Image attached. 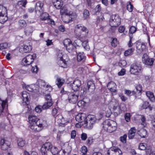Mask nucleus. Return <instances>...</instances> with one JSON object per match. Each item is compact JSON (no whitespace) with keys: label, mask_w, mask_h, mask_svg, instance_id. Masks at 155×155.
Returning <instances> with one entry per match:
<instances>
[{"label":"nucleus","mask_w":155,"mask_h":155,"mask_svg":"<svg viewBox=\"0 0 155 155\" xmlns=\"http://www.w3.org/2000/svg\"><path fill=\"white\" fill-rule=\"evenodd\" d=\"M28 119L30 124L29 126L31 129L35 132H39L41 130L43 124L38 122L39 119L36 116L29 115Z\"/></svg>","instance_id":"1"},{"label":"nucleus","mask_w":155,"mask_h":155,"mask_svg":"<svg viewBox=\"0 0 155 155\" xmlns=\"http://www.w3.org/2000/svg\"><path fill=\"white\" fill-rule=\"evenodd\" d=\"M41 153L42 155H47L48 152H51L53 155H59L60 152L58 149L53 147L49 142L45 143L42 145L41 149Z\"/></svg>","instance_id":"2"},{"label":"nucleus","mask_w":155,"mask_h":155,"mask_svg":"<svg viewBox=\"0 0 155 155\" xmlns=\"http://www.w3.org/2000/svg\"><path fill=\"white\" fill-rule=\"evenodd\" d=\"M88 32V29L81 24H78L75 27L74 33L78 38H83L85 37L87 35Z\"/></svg>","instance_id":"3"},{"label":"nucleus","mask_w":155,"mask_h":155,"mask_svg":"<svg viewBox=\"0 0 155 155\" xmlns=\"http://www.w3.org/2000/svg\"><path fill=\"white\" fill-rule=\"evenodd\" d=\"M117 123L112 120H106L103 123V127L106 131L112 133L117 129Z\"/></svg>","instance_id":"4"},{"label":"nucleus","mask_w":155,"mask_h":155,"mask_svg":"<svg viewBox=\"0 0 155 155\" xmlns=\"http://www.w3.org/2000/svg\"><path fill=\"white\" fill-rule=\"evenodd\" d=\"M63 44L66 50L69 52L73 54H74L77 53L76 47L72 44L70 39H65L63 41Z\"/></svg>","instance_id":"5"},{"label":"nucleus","mask_w":155,"mask_h":155,"mask_svg":"<svg viewBox=\"0 0 155 155\" xmlns=\"http://www.w3.org/2000/svg\"><path fill=\"white\" fill-rule=\"evenodd\" d=\"M79 93L74 91L68 93V100L69 103L75 104L77 102Z\"/></svg>","instance_id":"6"},{"label":"nucleus","mask_w":155,"mask_h":155,"mask_svg":"<svg viewBox=\"0 0 155 155\" xmlns=\"http://www.w3.org/2000/svg\"><path fill=\"white\" fill-rule=\"evenodd\" d=\"M7 10L5 7L0 5V23L3 24L8 19Z\"/></svg>","instance_id":"7"},{"label":"nucleus","mask_w":155,"mask_h":155,"mask_svg":"<svg viewBox=\"0 0 155 155\" xmlns=\"http://www.w3.org/2000/svg\"><path fill=\"white\" fill-rule=\"evenodd\" d=\"M88 119L84 121V124H86L87 127L89 129H91L93 127V125L97 121V120L95 116L93 115H89L87 116Z\"/></svg>","instance_id":"8"},{"label":"nucleus","mask_w":155,"mask_h":155,"mask_svg":"<svg viewBox=\"0 0 155 155\" xmlns=\"http://www.w3.org/2000/svg\"><path fill=\"white\" fill-rule=\"evenodd\" d=\"M120 19L118 15H112L110 19V25L112 27H116L120 24Z\"/></svg>","instance_id":"9"},{"label":"nucleus","mask_w":155,"mask_h":155,"mask_svg":"<svg viewBox=\"0 0 155 155\" xmlns=\"http://www.w3.org/2000/svg\"><path fill=\"white\" fill-rule=\"evenodd\" d=\"M155 59L153 58H151L147 54H144L142 58V61L143 63L145 65L148 66L153 65Z\"/></svg>","instance_id":"10"},{"label":"nucleus","mask_w":155,"mask_h":155,"mask_svg":"<svg viewBox=\"0 0 155 155\" xmlns=\"http://www.w3.org/2000/svg\"><path fill=\"white\" fill-rule=\"evenodd\" d=\"M142 68L140 65L137 63H134L130 66V72L131 74L138 75L141 72Z\"/></svg>","instance_id":"11"},{"label":"nucleus","mask_w":155,"mask_h":155,"mask_svg":"<svg viewBox=\"0 0 155 155\" xmlns=\"http://www.w3.org/2000/svg\"><path fill=\"white\" fill-rule=\"evenodd\" d=\"M35 58V55H28L22 59V63L24 65H29L34 61Z\"/></svg>","instance_id":"12"},{"label":"nucleus","mask_w":155,"mask_h":155,"mask_svg":"<svg viewBox=\"0 0 155 155\" xmlns=\"http://www.w3.org/2000/svg\"><path fill=\"white\" fill-rule=\"evenodd\" d=\"M81 85V82L79 79L75 80L72 83H71L70 86L73 90L75 92L77 91L79 89Z\"/></svg>","instance_id":"13"},{"label":"nucleus","mask_w":155,"mask_h":155,"mask_svg":"<svg viewBox=\"0 0 155 155\" xmlns=\"http://www.w3.org/2000/svg\"><path fill=\"white\" fill-rule=\"evenodd\" d=\"M10 143L4 139L0 141V147L2 150H6L10 148Z\"/></svg>","instance_id":"14"},{"label":"nucleus","mask_w":155,"mask_h":155,"mask_svg":"<svg viewBox=\"0 0 155 155\" xmlns=\"http://www.w3.org/2000/svg\"><path fill=\"white\" fill-rule=\"evenodd\" d=\"M116 84L113 81L109 82L107 85V87L110 91L113 92V95L116 94Z\"/></svg>","instance_id":"15"},{"label":"nucleus","mask_w":155,"mask_h":155,"mask_svg":"<svg viewBox=\"0 0 155 155\" xmlns=\"http://www.w3.org/2000/svg\"><path fill=\"white\" fill-rule=\"evenodd\" d=\"M87 92L92 93L95 89V87L93 81H89L87 83V87H86Z\"/></svg>","instance_id":"16"},{"label":"nucleus","mask_w":155,"mask_h":155,"mask_svg":"<svg viewBox=\"0 0 155 155\" xmlns=\"http://www.w3.org/2000/svg\"><path fill=\"white\" fill-rule=\"evenodd\" d=\"M86 115L84 113H80L76 115L75 117V119L79 122L81 123L86 121Z\"/></svg>","instance_id":"17"},{"label":"nucleus","mask_w":155,"mask_h":155,"mask_svg":"<svg viewBox=\"0 0 155 155\" xmlns=\"http://www.w3.org/2000/svg\"><path fill=\"white\" fill-rule=\"evenodd\" d=\"M137 51L140 53L143 51L146 48V45L143 43L140 42H137L136 45Z\"/></svg>","instance_id":"18"},{"label":"nucleus","mask_w":155,"mask_h":155,"mask_svg":"<svg viewBox=\"0 0 155 155\" xmlns=\"http://www.w3.org/2000/svg\"><path fill=\"white\" fill-rule=\"evenodd\" d=\"M52 2L57 9H60L63 5V2L62 0H52Z\"/></svg>","instance_id":"19"},{"label":"nucleus","mask_w":155,"mask_h":155,"mask_svg":"<svg viewBox=\"0 0 155 155\" xmlns=\"http://www.w3.org/2000/svg\"><path fill=\"white\" fill-rule=\"evenodd\" d=\"M72 14L68 15L66 14L63 18V21L65 23H68L72 21L73 20L75 19V17H72Z\"/></svg>","instance_id":"20"},{"label":"nucleus","mask_w":155,"mask_h":155,"mask_svg":"<svg viewBox=\"0 0 155 155\" xmlns=\"http://www.w3.org/2000/svg\"><path fill=\"white\" fill-rule=\"evenodd\" d=\"M43 4L41 2L39 1L36 4L35 11L36 13L39 12H42L43 11Z\"/></svg>","instance_id":"21"},{"label":"nucleus","mask_w":155,"mask_h":155,"mask_svg":"<svg viewBox=\"0 0 155 155\" xmlns=\"http://www.w3.org/2000/svg\"><path fill=\"white\" fill-rule=\"evenodd\" d=\"M71 150V148L70 146L68 145L65 146V148L62 150H60V152H62V155H69V154Z\"/></svg>","instance_id":"22"},{"label":"nucleus","mask_w":155,"mask_h":155,"mask_svg":"<svg viewBox=\"0 0 155 155\" xmlns=\"http://www.w3.org/2000/svg\"><path fill=\"white\" fill-rule=\"evenodd\" d=\"M136 132V130L135 127L131 128L129 130L128 134L129 138L130 139H133L134 136H136L135 135Z\"/></svg>","instance_id":"23"},{"label":"nucleus","mask_w":155,"mask_h":155,"mask_svg":"<svg viewBox=\"0 0 155 155\" xmlns=\"http://www.w3.org/2000/svg\"><path fill=\"white\" fill-rule=\"evenodd\" d=\"M49 17V14L48 13L46 12L43 13L41 15V19L42 20H45L47 19L48 21V22L50 23H52V22H54L53 20H52L48 18Z\"/></svg>","instance_id":"24"},{"label":"nucleus","mask_w":155,"mask_h":155,"mask_svg":"<svg viewBox=\"0 0 155 155\" xmlns=\"http://www.w3.org/2000/svg\"><path fill=\"white\" fill-rule=\"evenodd\" d=\"M88 41L86 40L82 42L81 40H76L75 41V42L76 44L78 43H81L83 47L86 50H88L90 48L89 47L88 44Z\"/></svg>","instance_id":"25"},{"label":"nucleus","mask_w":155,"mask_h":155,"mask_svg":"<svg viewBox=\"0 0 155 155\" xmlns=\"http://www.w3.org/2000/svg\"><path fill=\"white\" fill-rule=\"evenodd\" d=\"M22 99L24 102L28 101L30 97V95L26 91H23L22 93Z\"/></svg>","instance_id":"26"},{"label":"nucleus","mask_w":155,"mask_h":155,"mask_svg":"<svg viewBox=\"0 0 155 155\" xmlns=\"http://www.w3.org/2000/svg\"><path fill=\"white\" fill-rule=\"evenodd\" d=\"M85 57L83 52H79L78 54L77 55L78 61L84 62L85 60Z\"/></svg>","instance_id":"27"},{"label":"nucleus","mask_w":155,"mask_h":155,"mask_svg":"<svg viewBox=\"0 0 155 155\" xmlns=\"http://www.w3.org/2000/svg\"><path fill=\"white\" fill-rule=\"evenodd\" d=\"M146 94L150 100L152 102H155V97L153 93L150 91L146 92Z\"/></svg>","instance_id":"28"},{"label":"nucleus","mask_w":155,"mask_h":155,"mask_svg":"<svg viewBox=\"0 0 155 155\" xmlns=\"http://www.w3.org/2000/svg\"><path fill=\"white\" fill-rule=\"evenodd\" d=\"M138 134L141 137L145 138L147 135V131L146 130L142 129L138 132Z\"/></svg>","instance_id":"29"},{"label":"nucleus","mask_w":155,"mask_h":155,"mask_svg":"<svg viewBox=\"0 0 155 155\" xmlns=\"http://www.w3.org/2000/svg\"><path fill=\"white\" fill-rule=\"evenodd\" d=\"M24 32L26 35H29L33 32L32 27L31 26L26 27L25 29Z\"/></svg>","instance_id":"30"},{"label":"nucleus","mask_w":155,"mask_h":155,"mask_svg":"<svg viewBox=\"0 0 155 155\" xmlns=\"http://www.w3.org/2000/svg\"><path fill=\"white\" fill-rule=\"evenodd\" d=\"M6 102L5 101H2L0 98V104H1V107H0V115L3 112L4 109L5 107Z\"/></svg>","instance_id":"31"},{"label":"nucleus","mask_w":155,"mask_h":155,"mask_svg":"<svg viewBox=\"0 0 155 155\" xmlns=\"http://www.w3.org/2000/svg\"><path fill=\"white\" fill-rule=\"evenodd\" d=\"M31 46L30 44H27L24 45L23 50L24 52H28L31 50Z\"/></svg>","instance_id":"32"},{"label":"nucleus","mask_w":155,"mask_h":155,"mask_svg":"<svg viewBox=\"0 0 155 155\" xmlns=\"http://www.w3.org/2000/svg\"><path fill=\"white\" fill-rule=\"evenodd\" d=\"M53 104V102H45L42 106V109L43 110L47 109L51 106Z\"/></svg>","instance_id":"33"},{"label":"nucleus","mask_w":155,"mask_h":155,"mask_svg":"<svg viewBox=\"0 0 155 155\" xmlns=\"http://www.w3.org/2000/svg\"><path fill=\"white\" fill-rule=\"evenodd\" d=\"M112 149L114 151L115 155H122V152L119 148L113 147H112Z\"/></svg>","instance_id":"34"},{"label":"nucleus","mask_w":155,"mask_h":155,"mask_svg":"<svg viewBox=\"0 0 155 155\" xmlns=\"http://www.w3.org/2000/svg\"><path fill=\"white\" fill-rule=\"evenodd\" d=\"M18 25L20 29L25 27L27 25V23L24 20H20L18 21Z\"/></svg>","instance_id":"35"},{"label":"nucleus","mask_w":155,"mask_h":155,"mask_svg":"<svg viewBox=\"0 0 155 155\" xmlns=\"http://www.w3.org/2000/svg\"><path fill=\"white\" fill-rule=\"evenodd\" d=\"M56 84L58 87H60L64 82V79L60 78H57V79Z\"/></svg>","instance_id":"36"},{"label":"nucleus","mask_w":155,"mask_h":155,"mask_svg":"<svg viewBox=\"0 0 155 155\" xmlns=\"http://www.w3.org/2000/svg\"><path fill=\"white\" fill-rule=\"evenodd\" d=\"M134 50V49L133 48L129 49L124 52V55L126 56L131 55L132 54Z\"/></svg>","instance_id":"37"},{"label":"nucleus","mask_w":155,"mask_h":155,"mask_svg":"<svg viewBox=\"0 0 155 155\" xmlns=\"http://www.w3.org/2000/svg\"><path fill=\"white\" fill-rule=\"evenodd\" d=\"M10 46V45H8L7 43H4L0 44V49L3 50L7 48Z\"/></svg>","instance_id":"38"},{"label":"nucleus","mask_w":155,"mask_h":155,"mask_svg":"<svg viewBox=\"0 0 155 155\" xmlns=\"http://www.w3.org/2000/svg\"><path fill=\"white\" fill-rule=\"evenodd\" d=\"M25 144V141L22 138H19L18 140V145L20 147H23Z\"/></svg>","instance_id":"39"},{"label":"nucleus","mask_w":155,"mask_h":155,"mask_svg":"<svg viewBox=\"0 0 155 155\" xmlns=\"http://www.w3.org/2000/svg\"><path fill=\"white\" fill-rule=\"evenodd\" d=\"M133 8L134 6L133 5L131 4V2H128L127 6V10L129 12H131L133 10Z\"/></svg>","instance_id":"40"},{"label":"nucleus","mask_w":155,"mask_h":155,"mask_svg":"<svg viewBox=\"0 0 155 155\" xmlns=\"http://www.w3.org/2000/svg\"><path fill=\"white\" fill-rule=\"evenodd\" d=\"M87 89L86 87H84L82 86L81 89V90L79 91H77V92L79 91H80V92L81 96H82L86 92H87Z\"/></svg>","instance_id":"41"},{"label":"nucleus","mask_w":155,"mask_h":155,"mask_svg":"<svg viewBox=\"0 0 155 155\" xmlns=\"http://www.w3.org/2000/svg\"><path fill=\"white\" fill-rule=\"evenodd\" d=\"M60 9V13L61 15H63L65 14H67L66 12H67V9L64 6L63 7L61 8Z\"/></svg>","instance_id":"42"},{"label":"nucleus","mask_w":155,"mask_h":155,"mask_svg":"<svg viewBox=\"0 0 155 155\" xmlns=\"http://www.w3.org/2000/svg\"><path fill=\"white\" fill-rule=\"evenodd\" d=\"M139 149L141 150H144L146 149V144L144 143H140L139 145Z\"/></svg>","instance_id":"43"},{"label":"nucleus","mask_w":155,"mask_h":155,"mask_svg":"<svg viewBox=\"0 0 155 155\" xmlns=\"http://www.w3.org/2000/svg\"><path fill=\"white\" fill-rule=\"evenodd\" d=\"M42 109V106L40 105L37 106L35 108V111L38 113L41 112Z\"/></svg>","instance_id":"44"},{"label":"nucleus","mask_w":155,"mask_h":155,"mask_svg":"<svg viewBox=\"0 0 155 155\" xmlns=\"http://www.w3.org/2000/svg\"><path fill=\"white\" fill-rule=\"evenodd\" d=\"M119 64L120 67H123L126 65L127 62L125 60H121L120 61Z\"/></svg>","instance_id":"45"},{"label":"nucleus","mask_w":155,"mask_h":155,"mask_svg":"<svg viewBox=\"0 0 155 155\" xmlns=\"http://www.w3.org/2000/svg\"><path fill=\"white\" fill-rule=\"evenodd\" d=\"M45 98L47 102H53L52 100L50 94H48L45 95Z\"/></svg>","instance_id":"46"},{"label":"nucleus","mask_w":155,"mask_h":155,"mask_svg":"<svg viewBox=\"0 0 155 155\" xmlns=\"http://www.w3.org/2000/svg\"><path fill=\"white\" fill-rule=\"evenodd\" d=\"M124 117L125 120L127 122H129L130 120V115L129 113H126L124 115Z\"/></svg>","instance_id":"47"},{"label":"nucleus","mask_w":155,"mask_h":155,"mask_svg":"<svg viewBox=\"0 0 155 155\" xmlns=\"http://www.w3.org/2000/svg\"><path fill=\"white\" fill-rule=\"evenodd\" d=\"M127 137V135L124 134L123 136H121L120 137V140L123 143H126V142Z\"/></svg>","instance_id":"48"},{"label":"nucleus","mask_w":155,"mask_h":155,"mask_svg":"<svg viewBox=\"0 0 155 155\" xmlns=\"http://www.w3.org/2000/svg\"><path fill=\"white\" fill-rule=\"evenodd\" d=\"M86 102L82 100L79 101L78 103V105L79 107L84 106L85 105Z\"/></svg>","instance_id":"49"},{"label":"nucleus","mask_w":155,"mask_h":155,"mask_svg":"<svg viewBox=\"0 0 155 155\" xmlns=\"http://www.w3.org/2000/svg\"><path fill=\"white\" fill-rule=\"evenodd\" d=\"M150 105L149 102L148 101H145L143 104L142 106V108L143 109H146L148 108Z\"/></svg>","instance_id":"50"},{"label":"nucleus","mask_w":155,"mask_h":155,"mask_svg":"<svg viewBox=\"0 0 155 155\" xmlns=\"http://www.w3.org/2000/svg\"><path fill=\"white\" fill-rule=\"evenodd\" d=\"M89 13L88 10H85L84 11L83 13L84 17V19H86V18L89 17Z\"/></svg>","instance_id":"51"},{"label":"nucleus","mask_w":155,"mask_h":155,"mask_svg":"<svg viewBox=\"0 0 155 155\" xmlns=\"http://www.w3.org/2000/svg\"><path fill=\"white\" fill-rule=\"evenodd\" d=\"M117 39L116 38H114L112 39V40L111 42V45L112 46L115 47L117 46Z\"/></svg>","instance_id":"52"},{"label":"nucleus","mask_w":155,"mask_h":155,"mask_svg":"<svg viewBox=\"0 0 155 155\" xmlns=\"http://www.w3.org/2000/svg\"><path fill=\"white\" fill-rule=\"evenodd\" d=\"M107 153V155H115L114 151L112 149V147L108 150Z\"/></svg>","instance_id":"53"},{"label":"nucleus","mask_w":155,"mask_h":155,"mask_svg":"<svg viewBox=\"0 0 155 155\" xmlns=\"http://www.w3.org/2000/svg\"><path fill=\"white\" fill-rule=\"evenodd\" d=\"M136 30L137 28L135 27L132 26L130 29L129 32L130 33L133 34L136 32Z\"/></svg>","instance_id":"54"},{"label":"nucleus","mask_w":155,"mask_h":155,"mask_svg":"<svg viewBox=\"0 0 155 155\" xmlns=\"http://www.w3.org/2000/svg\"><path fill=\"white\" fill-rule=\"evenodd\" d=\"M62 56L63 55L61 53H58L57 55L58 59H59V60L62 61L65 64L66 62L64 61L63 60Z\"/></svg>","instance_id":"55"},{"label":"nucleus","mask_w":155,"mask_h":155,"mask_svg":"<svg viewBox=\"0 0 155 155\" xmlns=\"http://www.w3.org/2000/svg\"><path fill=\"white\" fill-rule=\"evenodd\" d=\"M125 29V27L124 26H120L118 28V31L120 33H124Z\"/></svg>","instance_id":"56"},{"label":"nucleus","mask_w":155,"mask_h":155,"mask_svg":"<svg viewBox=\"0 0 155 155\" xmlns=\"http://www.w3.org/2000/svg\"><path fill=\"white\" fill-rule=\"evenodd\" d=\"M87 138V134L85 133H83L81 135V138L83 140H85Z\"/></svg>","instance_id":"57"},{"label":"nucleus","mask_w":155,"mask_h":155,"mask_svg":"<svg viewBox=\"0 0 155 155\" xmlns=\"http://www.w3.org/2000/svg\"><path fill=\"white\" fill-rule=\"evenodd\" d=\"M81 152L82 154L86 153L87 152V149L85 146H83L81 149Z\"/></svg>","instance_id":"58"},{"label":"nucleus","mask_w":155,"mask_h":155,"mask_svg":"<svg viewBox=\"0 0 155 155\" xmlns=\"http://www.w3.org/2000/svg\"><path fill=\"white\" fill-rule=\"evenodd\" d=\"M125 73V70L124 69H122L118 73V75L119 76L124 75Z\"/></svg>","instance_id":"59"},{"label":"nucleus","mask_w":155,"mask_h":155,"mask_svg":"<svg viewBox=\"0 0 155 155\" xmlns=\"http://www.w3.org/2000/svg\"><path fill=\"white\" fill-rule=\"evenodd\" d=\"M101 7L100 5H97L95 8V12L97 13V12H99L101 11Z\"/></svg>","instance_id":"60"},{"label":"nucleus","mask_w":155,"mask_h":155,"mask_svg":"<svg viewBox=\"0 0 155 155\" xmlns=\"http://www.w3.org/2000/svg\"><path fill=\"white\" fill-rule=\"evenodd\" d=\"M136 90L139 91V93L141 92L142 90V87L141 85L139 84L137 85L136 87Z\"/></svg>","instance_id":"61"},{"label":"nucleus","mask_w":155,"mask_h":155,"mask_svg":"<svg viewBox=\"0 0 155 155\" xmlns=\"http://www.w3.org/2000/svg\"><path fill=\"white\" fill-rule=\"evenodd\" d=\"M38 68L37 66L35 65V67H33L31 71L33 72L36 73L38 71Z\"/></svg>","instance_id":"62"},{"label":"nucleus","mask_w":155,"mask_h":155,"mask_svg":"<svg viewBox=\"0 0 155 155\" xmlns=\"http://www.w3.org/2000/svg\"><path fill=\"white\" fill-rule=\"evenodd\" d=\"M93 142L92 139L91 137L88 138L86 141L87 144L88 145H90Z\"/></svg>","instance_id":"63"},{"label":"nucleus","mask_w":155,"mask_h":155,"mask_svg":"<svg viewBox=\"0 0 155 155\" xmlns=\"http://www.w3.org/2000/svg\"><path fill=\"white\" fill-rule=\"evenodd\" d=\"M76 136V131L75 130H73L72 131L71 134V137L72 138H74Z\"/></svg>","instance_id":"64"}]
</instances>
